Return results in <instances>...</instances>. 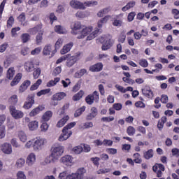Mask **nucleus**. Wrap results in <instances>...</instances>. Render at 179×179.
Listing matches in <instances>:
<instances>
[{
  "label": "nucleus",
  "instance_id": "f257e3e1",
  "mask_svg": "<svg viewBox=\"0 0 179 179\" xmlns=\"http://www.w3.org/2000/svg\"><path fill=\"white\" fill-rule=\"evenodd\" d=\"M64 152H65V147L59 143L53 144L51 148V154L46 158V162L56 163L59 157L64 155Z\"/></svg>",
  "mask_w": 179,
  "mask_h": 179
},
{
  "label": "nucleus",
  "instance_id": "f03ea898",
  "mask_svg": "<svg viewBox=\"0 0 179 179\" xmlns=\"http://www.w3.org/2000/svg\"><path fill=\"white\" fill-rule=\"evenodd\" d=\"M92 27H86L85 25H82L80 22H76L73 27L72 34H80L77 36V38L80 40L85 38L86 36H89L92 33Z\"/></svg>",
  "mask_w": 179,
  "mask_h": 179
},
{
  "label": "nucleus",
  "instance_id": "7ed1b4c3",
  "mask_svg": "<svg viewBox=\"0 0 179 179\" xmlns=\"http://www.w3.org/2000/svg\"><path fill=\"white\" fill-rule=\"evenodd\" d=\"M97 1H89L83 3L78 0H72L70 1V6L74 9H86L85 6H94L97 5Z\"/></svg>",
  "mask_w": 179,
  "mask_h": 179
},
{
  "label": "nucleus",
  "instance_id": "20e7f679",
  "mask_svg": "<svg viewBox=\"0 0 179 179\" xmlns=\"http://www.w3.org/2000/svg\"><path fill=\"white\" fill-rule=\"evenodd\" d=\"M9 111L12 117H13L15 120H20V118H23V115H24L23 112H22V110L16 109V107L15 106H10Z\"/></svg>",
  "mask_w": 179,
  "mask_h": 179
},
{
  "label": "nucleus",
  "instance_id": "39448f33",
  "mask_svg": "<svg viewBox=\"0 0 179 179\" xmlns=\"http://www.w3.org/2000/svg\"><path fill=\"white\" fill-rule=\"evenodd\" d=\"M100 43H103L102 45V50L103 51H107V50L110 49L111 48V45H113V42H111V39L107 38V36L104 35L103 36H101L99 38Z\"/></svg>",
  "mask_w": 179,
  "mask_h": 179
},
{
  "label": "nucleus",
  "instance_id": "423d86ee",
  "mask_svg": "<svg viewBox=\"0 0 179 179\" xmlns=\"http://www.w3.org/2000/svg\"><path fill=\"white\" fill-rule=\"evenodd\" d=\"M85 173H86V170L84 168H80L78 169L76 173L69 175L68 179H83Z\"/></svg>",
  "mask_w": 179,
  "mask_h": 179
},
{
  "label": "nucleus",
  "instance_id": "0eeeda50",
  "mask_svg": "<svg viewBox=\"0 0 179 179\" xmlns=\"http://www.w3.org/2000/svg\"><path fill=\"white\" fill-rule=\"evenodd\" d=\"M44 138H38L34 140V144L32 145L33 150L34 152H40L44 146Z\"/></svg>",
  "mask_w": 179,
  "mask_h": 179
},
{
  "label": "nucleus",
  "instance_id": "6e6552de",
  "mask_svg": "<svg viewBox=\"0 0 179 179\" xmlns=\"http://www.w3.org/2000/svg\"><path fill=\"white\" fill-rule=\"evenodd\" d=\"M99 92L97 91H94L92 94L88 95L85 98V101L87 104L92 105V103H94V100L95 101H99Z\"/></svg>",
  "mask_w": 179,
  "mask_h": 179
},
{
  "label": "nucleus",
  "instance_id": "1a4fd4ad",
  "mask_svg": "<svg viewBox=\"0 0 179 179\" xmlns=\"http://www.w3.org/2000/svg\"><path fill=\"white\" fill-rule=\"evenodd\" d=\"M71 135L72 131H66L63 129L62 134L59 136L58 141H59V142H64V141H66V139L71 138Z\"/></svg>",
  "mask_w": 179,
  "mask_h": 179
},
{
  "label": "nucleus",
  "instance_id": "9d476101",
  "mask_svg": "<svg viewBox=\"0 0 179 179\" xmlns=\"http://www.w3.org/2000/svg\"><path fill=\"white\" fill-rule=\"evenodd\" d=\"M1 150L3 153L6 155H10L12 153V145L8 143H5L1 146Z\"/></svg>",
  "mask_w": 179,
  "mask_h": 179
},
{
  "label": "nucleus",
  "instance_id": "9b49d317",
  "mask_svg": "<svg viewBox=\"0 0 179 179\" xmlns=\"http://www.w3.org/2000/svg\"><path fill=\"white\" fill-rule=\"evenodd\" d=\"M73 161V158L71 155H65L60 159V163H63L66 166H69Z\"/></svg>",
  "mask_w": 179,
  "mask_h": 179
},
{
  "label": "nucleus",
  "instance_id": "f8f14e48",
  "mask_svg": "<svg viewBox=\"0 0 179 179\" xmlns=\"http://www.w3.org/2000/svg\"><path fill=\"white\" fill-rule=\"evenodd\" d=\"M33 104H34V96H28V101H26L24 103L23 108H24L25 110H29V108H31Z\"/></svg>",
  "mask_w": 179,
  "mask_h": 179
},
{
  "label": "nucleus",
  "instance_id": "ddd939ff",
  "mask_svg": "<svg viewBox=\"0 0 179 179\" xmlns=\"http://www.w3.org/2000/svg\"><path fill=\"white\" fill-rule=\"evenodd\" d=\"M26 163L29 166H33L36 163V154L31 152L27 158Z\"/></svg>",
  "mask_w": 179,
  "mask_h": 179
},
{
  "label": "nucleus",
  "instance_id": "4468645a",
  "mask_svg": "<svg viewBox=\"0 0 179 179\" xmlns=\"http://www.w3.org/2000/svg\"><path fill=\"white\" fill-rule=\"evenodd\" d=\"M90 71L91 72H100V71H103V63H97L91 66Z\"/></svg>",
  "mask_w": 179,
  "mask_h": 179
},
{
  "label": "nucleus",
  "instance_id": "2eb2a0df",
  "mask_svg": "<svg viewBox=\"0 0 179 179\" xmlns=\"http://www.w3.org/2000/svg\"><path fill=\"white\" fill-rule=\"evenodd\" d=\"M73 47V43L70 42L69 43L66 44L63 47V48L60 51V54L62 55L66 54L67 52H69L71 51V49Z\"/></svg>",
  "mask_w": 179,
  "mask_h": 179
},
{
  "label": "nucleus",
  "instance_id": "dca6fc26",
  "mask_svg": "<svg viewBox=\"0 0 179 179\" xmlns=\"http://www.w3.org/2000/svg\"><path fill=\"white\" fill-rule=\"evenodd\" d=\"M142 93L145 97L148 99H152L153 97V92L150 90V87H146L144 89H142Z\"/></svg>",
  "mask_w": 179,
  "mask_h": 179
},
{
  "label": "nucleus",
  "instance_id": "f3484780",
  "mask_svg": "<svg viewBox=\"0 0 179 179\" xmlns=\"http://www.w3.org/2000/svg\"><path fill=\"white\" fill-rule=\"evenodd\" d=\"M78 61V56H69L67 58L66 65L69 68H71Z\"/></svg>",
  "mask_w": 179,
  "mask_h": 179
},
{
  "label": "nucleus",
  "instance_id": "a211bd4d",
  "mask_svg": "<svg viewBox=\"0 0 179 179\" xmlns=\"http://www.w3.org/2000/svg\"><path fill=\"white\" fill-rule=\"evenodd\" d=\"M43 110H44V106H38L29 113V117H36V115H37V114H38L41 111H43Z\"/></svg>",
  "mask_w": 179,
  "mask_h": 179
},
{
  "label": "nucleus",
  "instance_id": "6ab92c4d",
  "mask_svg": "<svg viewBox=\"0 0 179 179\" xmlns=\"http://www.w3.org/2000/svg\"><path fill=\"white\" fill-rule=\"evenodd\" d=\"M66 96V94H65L64 92H59V93L55 94L52 96V100L61 101V100H62V99H64Z\"/></svg>",
  "mask_w": 179,
  "mask_h": 179
},
{
  "label": "nucleus",
  "instance_id": "aec40b11",
  "mask_svg": "<svg viewBox=\"0 0 179 179\" xmlns=\"http://www.w3.org/2000/svg\"><path fill=\"white\" fill-rule=\"evenodd\" d=\"M69 120V116L68 115L64 116L62 119H61L57 122V128H62V127H64L66 124Z\"/></svg>",
  "mask_w": 179,
  "mask_h": 179
},
{
  "label": "nucleus",
  "instance_id": "412c9836",
  "mask_svg": "<svg viewBox=\"0 0 179 179\" xmlns=\"http://www.w3.org/2000/svg\"><path fill=\"white\" fill-rule=\"evenodd\" d=\"M30 83H31L30 80H25L20 87L19 92H20V93H23V92L27 90V87L30 86Z\"/></svg>",
  "mask_w": 179,
  "mask_h": 179
},
{
  "label": "nucleus",
  "instance_id": "4be33fe9",
  "mask_svg": "<svg viewBox=\"0 0 179 179\" xmlns=\"http://www.w3.org/2000/svg\"><path fill=\"white\" fill-rule=\"evenodd\" d=\"M41 25H37L36 27H34V28H31L28 30L29 33L30 34H32V36H34V34H37V33H40V31H41Z\"/></svg>",
  "mask_w": 179,
  "mask_h": 179
},
{
  "label": "nucleus",
  "instance_id": "5701e85b",
  "mask_svg": "<svg viewBox=\"0 0 179 179\" xmlns=\"http://www.w3.org/2000/svg\"><path fill=\"white\" fill-rule=\"evenodd\" d=\"M24 69L27 72H33V71H34V64L31 62H26Z\"/></svg>",
  "mask_w": 179,
  "mask_h": 179
},
{
  "label": "nucleus",
  "instance_id": "b1692460",
  "mask_svg": "<svg viewBox=\"0 0 179 179\" xmlns=\"http://www.w3.org/2000/svg\"><path fill=\"white\" fill-rule=\"evenodd\" d=\"M110 15H106L103 18L98 21L99 29H101V27H103V24H106V23H107V22H108V20H110Z\"/></svg>",
  "mask_w": 179,
  "mask_h": 179
},
{
  "label": "nucleus",
  "instance_id": "393cba45",
  "mask_svg": "<svg viewBox=\"0 0 179 179\" xmlns=\"http://www.w3.org/2000/svg\"><path fill=\"white\" fill-rule=\"evenodd\" d=\"M99 33H101V29H96L94 31H93L92 34H90L87 37V40L90 41V40H93V38H96V37L97 36V34H99Z\"/></svg>",
  "mask_w": 179,
  "mask_h": 179
},
{
  "label": "nucleus",
  "instance_id": "a878e982",
  "mask_svg": "<svg viewBox=\"0 0 179 179\" xmlns=\"http://www.w3.org/2000/svg\"><path fill=\"white\" fill-rule=\"evenodd\" d=\"M18 99H17V95L14 94L13 96H11L9 99H8V103L11 105L10 106H16V104H17V101H18Z\"/></svg>",
  "mask_w": 179,
  "mask_h": 179
},
{
  "label": "nucleus",
  "instance_id": "bb28decb",
  "mask_svg": "<svg viewBox=\"0 0 179 179\" xmlns=\"http://www.w3.org/2000/svg\"><path fill=\"white\" fill-rule=\"evenodd\" d=\"M110 10L111 8H110V7H106L99 10V13H97V16H99V17H103L104 15H107V13H108Z\"/></svg>",
  "mask_w": 179,
  "mask_h": 179
},
{
  "label": "nucleus",
  "instance_id": "cd10ccee",
  "mask_svg": "<svg viewBox=\"0 0 179 179\" xmlns=\"http://www.w3.org/2000/svg\"><path fill=\"white\" fill-rule=\"evenodd\" d=\"M51 117H52V112L51 110H48L42 116V120L45 122L50 121Z\"/></svg>",
  "mask_w": 179,
  "mask_h": 179
},
{
  "label": "nucleus",
  "instance_id": "c85d7f7f",
  "mask_svg": "<svg viewBox=\"0 0 179 179\" xmlns=\"http://www.w3.org/2000/svg\"><path fill=\"white\" fill-rule=\"evenodd\" d=\"M22 79V73H18L10 83V86H16Z\"/></svg>",
  "mask_w": 179,
  "mask_h": 179
},
{
  "label": "nucleus",
  "instance_id": "c756f323",
  "mask_svg": "<svg viewBox=\"0 0 179 179\" xmlns=\"http://www.w3.org/2000/svg\"><path fill=\"white\" fill-rule=\"evenodd\" d=\"M24 164H26V160L23 158H20L16 161L15 167H17V169H22Z\"/></svg>",
  "mask_w": 179,
  "mask_h": 179
},
{
  "label": "nucleus",
  "instance_id": "7c9ffc66",
  "mask_svg": "<svg viewBox=\"0 0 179 179\" xmlns=\"http://www.w3.org/2000/svg\"><path fill=\"white\" fill-rule=\"evenodd\" d=\"M55 31H56V33H58L59 34H66V29L63 28L61 25H56L55 27Z\"/></svg>",
  "mask_w": 179,
  "mask_h": 179
},
{
  "label": "nucleus",
  "instance_id": "2f4dec72",
  "mask_svg": "<svg viewBox=\"0 0 179 179\" xmlns=\"http://www.w3.org/2000/svg\"><path fill=\"white\" fill-rule=\"evenodd\" d=\"M44 34L43 31H40L39 33L36 35V43L37 45H40L41 44V42L43 41V34Z\"/></svg>",
  "mask_w": 179,
  "mask_h": 179
},
{
  "label": "nucleus",
  "instance_id": "473e14b6",
  "mask_svg": "<svg viewBox=\"0 0 179 179\" xmlns=\"http://www.w3.org/2000/svg\"><path fill=\"white\" fill-rule=\"evenodd\" d=\"M51 51H52L51 45H46L43 48V55H50L51 54Z\"/></svg>",
  "mask_w": 179,
  "mask_h": 179
},
{
  "label": "nucleus",
  "instance_id": "72a5a7b5",
  "mask_svg": "<svg viewBox=\"0 0 179 179\" xmlns=\"http://www.w3.org/2000/svg\"><path fill=\"white\" fill-rule=\"evenodd\" d=\"M18 138L21 142H26L27 141V136L26 135V133H24L23 131H20L18 132Z\"/></svg>",
  "mask_w": 179,
  "mask_h": 179
},
{
  "label": "nucleus",
  "instance_id": "f704fd0d",
  "mask_svg": "<svg viewBox=\"0 0 179 179\" xmlns=\"http://www.w3.org/2000/svg\"><path fill=\"white\" fill-rule=\"evenodd\" d=\"M13 76H15V69L10 68L7 71L6 78H7V79L12 80V79H13Z\"/></svg>",
  "mask_w": 179,
  "mask_h": 179
},
{
  "label": "nucleus",
  "instance_id": "c9c22d12",
  "mask_svg": "<svg viewBox=\"0 0 179 179\" xmlns=\"http://www.w3.org/2000/svg\"><path fill=\"white\" fill-rule=\"evenodd\" d=\"M30 131H34L38 128V122L37 121H32L29 123L28 124Z\"/></svg>",
  "mask_w": 179,
  "mask_h": 179
},
{
  "label": "nucleus",
  "instance_id": "e433bc0d",
  "mask_svg": "<svg viewBox=\"0 0 179 179\" xmlns=\"http://www.w3.org/2000/svg\"><path fill=\"white\" fill-rule=\"evenodd\" d=\"M135 6V1H132L129 2L125 6H124L122 8V10L123 12H127V10H129V9H131V8H134Z\"/></svg>",
  "mask_w": 179,
  "mask_h": 179
},
{
  "label": "nucleus",
  "instance_id": "4c0bfd02",
  "mask_svg": "<svg viewBox=\"0 0 179 179\" xmlns=\"http://www.w3.org/2000/svg\"><path fill=\"white\" fill-rule=\"evenodd\" d=\"M83 94H85V92L83 91L80 90L78 93L76 94L73 96V101H78V100H80L82 97H83Z\"/></svg>",
  "mask_w": 179,
  "mask_h": 179
},
{
  "label": "nucleus",
  "instance_id": "58836bf2",
  "mask_svg": "<svg viewBox=\"0 0 179 179\" xmlns=\"http://www.w3.org/2000/svg\"><path fill=\"white\" fill-rule=\"evenodd\" d=\"M143 155L145 159L149 160V159H152V157H153V150L150 149L148 151L145 152Z\"/></svg>",
  "mask_w": 179,
  "mask_h": 179
},
{
  "label": "nucleus",
  "instance_id": "ea45409f",
  "mask_svg": "<svg viewBox=\"0 0 179 179\" xmlns=\"http://www.w3.org/2000/svg\"><path fill=\"white\" fill-rule=\"evenodd\" d=\"M21 40L22 43H25L30 41V34L25 33L21 35Z\"/></svg>",
  "mask_w": 179,
  "mask_h": 179
},
{
  "label": "nucleus",
  "instance_id": "a19ab883",
  "mask_svg": "<svg viewBox=\"0 0 179 179\" xmlns=\"http://www.w3.org/2000/svg\"><path fill=\"white\" fill-rule=\"evenodd\" d=\"M61 79L59 78H55V80H52L50 81H49L47 83V87H52V86H55V85H57V83H58V82H59Z\"/></svg>",
  "mask_w": 179,
  "mask_h": 179
},
{
  "label": "nucleus",
  "instance_id": "79ce46f5",
  "mask_svg": "<svg viewBox=\"0 0 179 179\" xmlns=\"http://www.w3.org/2000/svg\"><path fill=\"white\" fill-rule=\"evenodd\" d=\"M73 152L76 154V155H80V153L82 152H83V147H82L81 145H78L76 147H74L73 148Z\"/></svg>",
  "mask_w": 179,
  "mask_h": 179
},
{
  "label": "nucleus",
  "instance_id": "37998d69",
  "mask_svg": "<svg viewBox=\"0 0 179 179\" xmlns=\"http://www.w3.org/2000/svg\"><path fill=\"white\" fill-rule=\"evenodd\" d=\"M85 110H86L85 106H83L80 108L78 109L74 113V117H80V115H82L83 113L85 112Z\"/></svg>",
  "mask_w": 179,
  "mask_h": 179
},
{
  "label": "nucleus",
  "instance_id": "c03bdc74",
  "mask_svg": "<svg viewBox=\"0 0 179 179\" xmlns=\"http://www.w3.org/2000/svg\"><path fill=\"white\" fill-rule=\"evenodd\" d=\"M7 125L9 129H13L16 125V122L15 120L8 119Z\"/></svg>",
  "mask_w": 179,
  "mask_h": 179
},
{
  "label": "nucleus",
  "instance_id": "a18cd8bd",
  "mask_svg": "<svg viewBox=\"0 0 179 179\" xmlns=\"http://www.w3.org/2000/svg\"><path fill=\"white\" fill-rule=\"evenodd\" d=\"M42 80L41 79H38L36 83H34L33 85L31 87V90H37L38 89V86L41 85Z\"/></svg>",
  "mask_w": 179,
  "mask_h": 179
},
{
  "label": "nucleus",
  "instance_id": "49530a36",
  "mask_svg": "<svg viewBox=\"0 0 179 179\" xmlns=\"http://www.w3.org/2000/svg\"><path fill=\"white\" fill-rule=\"evenodd\" d=\"M13 23H15V18H13V16H10L7 21V27L8 29L12 28V26H13Z\"/></svg>",
  "mask_w": 179,
  "mask_h": 179
},
{
  "label": "nucleus",
  "instance_id": "de8ad7c7",
  "mask_svg": "<svg viewBox=\"0 0 179 179\" xmlns=\"http://www.w3.org/2000/svg\"><path fill=\"white\" fill-rule=\"evenodd\" d=\"M41 75V69L38 68L33 72L34 79H38V76Z\"/></svg>",
  "mask_w": 179,
  "mask_h": 179
},
{
  "label": "nucleus",
  "instance_id": "09e8293b",
  "mask_svg": "<svg viewBox=\"0 0 179 179\" xmlns=\"http://www.w3.org/2000/svg\"><path fill=\"white\" fill-rule=\"evenodd\" d=\"M127 132L128 135H129V136H132L135 134V132H136L135 128H134V127L132 126H130L127 128Z\"/></svg>",
  "mask_w": 179,
  "mask_h": 179
},
{
  "label": "nucleus",
  "instance_id": "8fccbe9b",
  "mask_svg": "<svg viewBox=\"0 0 179 179\" xmlns=\"http://www.w3.org/2000/svg\"><path fill=\"white\" fill-rule=\"evenodd\" d=\"M64 43V40L59 38L57 40L55 45V50H59V48L62 47V44Z\"/></svg>",
  "mask_w": 179,
  "mask_h": 179
},
{
  "label": "nucleus",
  "instance_id": "3c124183",
  "mask_svg": "<svg viewBox=\"0 0 179 179\" xmlns=\"http://www.w3.org/2000/svg\"><path fill=\"white\" fill-rule=\"evenodd\" d=\"M86 72H87L86 69H81L79 72L76 73L75 76L76 78H82V76H83Z\"/></svg>",
  "mask_w": 179,
  "mask_h": 179
},
{
  "label": "nucleus",
  "instance_id": "603ef678",
  "mask_svg": "<svg viewBox=\"0 0 179 179\" xmlns=\"http://www.w3.org/2000/svg\"><path fill=\"white\" fill-rule=\"evenodd\" d=\"M50 91L51 90L50 89L42 90L37 93V96L41 97V96L50 93Z\"/></svg>",
  "mask_w": 179,
  "mask_h": 179
},
{
  "label": "nucleus",
  "instance_id": "864d4df0",
  "mask_svg": "<svg viewBox=\"0 0 179 179\" xmlns=\"http://www.w3.org/2000/svg\"><path fill=\"white\" fill-rule=\"evenodd\" d=\"M6 135V130L5 129V127L2 126L0 127V139H3L5 138Z\"/></svg>",
  "mask_w": 179,
  "mask_h": 179
},
{
  "label": "nucleus",
  "instance_id": "5fc2aeb1",
  "mask_svg": "<svg viewBox=\"0 0 179 179\" xmlns=\"http://www.w3.org/2000/svg\"><path fill=\"white\" fill-rule=\"evenodd\" d=\"M17 179H27L24 172L20 171L17 173Z\"/></svg>",
  "mask_w": 179,
  "mask_h": 179
},
{
  "label": "nucleus",
  "instance_id": "6e6d98bb",
  "mask_svg": "<svg viewBox=\"0 0 179 179\" xmlns=\"http://www.w3.org/2000/svg\"><path fill=\"white\" fill-rule=\"evenodd\" d=\"M160 101L164 104H167V103H169V96L166 94H162L160 99Z\"/></svg>",
  "mask_w": 179,
  "mask_h": 179
},
{
  "label": "nucleus",
  "instance_id": "4d7b16f0",
  "mask_svg": "<svg viewBox=\"0 0 179 179\" xmlns=\"http://www.w3.org/2000/svg\"><path fill=\"white\" fill-rule=\"evenodd\" d=\"M139 65H141V66H143V68H148L149 64L148 63V61L146 59H143L140 60Z\"/></svg>",
  "mask_w": 179,
  "mask_h": 179
},
{
  "label": "nucleus",
  "instance_id": "13d9d810",
  "mask_svg": "<svg viewBox=\"0 0 179 179\" xmlns=\"http://www.w3.org/2000/svg\"><path fill=\"white\" fill-rule=\"evenodd\" d=\"M75 125H76V122H71V123L68 124L66 127H64L63 128V129H64V131H68L69 129H71V128H73V127H75Z\"/></svg>",
  "mask_w": 179,
  "mask_h": 179
},
{
  "label": "nucleus",
  "instance_id": "bf43d9fd",
  "mask_svg": "<svg viewBox=\"0 0 179 179\" xmlns=\"http://www.w3.org/2000/svg\"><path fill=\"white\" fill-rule=\"evenodd\" d=\"M68 58H69V54L66 55L62 56L60 58H59L57 60L56 64H61V62H62L63 61H65L66 59H68Z\"/></svg>",
  "mask_w": 179,
  "mask_h": 179
},
{
  "label": "nucleus",
  "instance_id": "052dcab7",
  "mask_svg": "<svg viewBox=\"0 0 179 179\" xmlns=\"http://www.w3.org/2000/svg\"><path fill=\"white\" fill-rule=\"evenodd\" d=\"M113 24L116 27H121L122 26V20L116 19L114 20Z\"/></svg>",
  "mask_w": 179,
  "mask_h": 179
},
{
  "label": "nucleus",
  "instance_id": "680f3d73",
  "mask_svg": "<svg viewBox=\"0 0 179 179\" xmlns=\"http://www.w3.org/2000/svg\"><path fill=\"white\" fill-rule=\"evenodd\" d=\"M127 38V36L125 35V34L124 33H122L120 36H119V38H118V41L120 43H125V40Z\"/></svg>",
  "mask_w": 179,
  "mask_h": 179
},
{
  "label": "nucleus",
  "instance_id": "e2e57ef3",
  "mask_svg": "<svg viewBox=\"0 0 179 179\" xmlns=\"http://www.w3.org/2000/svg\"><path fill=\"white\" fill-rule=\"evenodd\" d=\"M115 87H116L117 90H118V92H120L121 93H127V90H125V88L120 85H116Z\"/></svg>",
  "mask_w": 179,
  "mask_h": 179
},
{
  "label": "nucleus",
  "instance_id": "0e129e2a",
  "mask_svg": "<svg viewBox=\"0 0 179 179\" xmlns=\"http://www.w3.org/2000/svg\"><path fill=\"white\" fill-rule=\"evenodd\" d=\"M48 130V124L45 122L43 123L41 126V132H46Z\"/></svg>",
  "mask_w": 179,
  "mask_h": 179
},
{
  "label": "nucleus",
  "instance_id": "69168bd1",
  "mask_svg": "<svg viewBox=\"0 0 179 179\" xmlns=\"http://www.w3.org/2000/svg\"><path fill=\"white\" fill-rule=\"evenodd\" d=\"M29 52H30V49H29V48L27 47H24L21 50V55H27V54H29Z\"/></svg>",
  "mask_w": 179,
  "mask_h": 179
},
{
  "label": "nucleus",
  "instance_id": "338daca9",
  "mask_svg": "<svg viewBox=\"0 0 179 179\" xmlns=\"http://www.w3.org/2000/svg\"><path fill=\"white\" fill-rule=\"evenodd\" d=\"M68 173H66V171H64L59 175V178L60 179H68Z\"/></svg>",
  "mask_w": 179,
  "mask_h": 179
},
{
  "label": "nucleus",
  "instance_id": "774afa93",
  "mask_svg": "<svg viewBox=\"0 0 179 179\" xmlns=\"http://www.w3.org/2000/svg\"><path fill=\"white\" fill-rule=\"evenodd\" d=\"M48 6V1L43 0L40 3V8H47Z\"/></svg>",
  "mask_w": 179,
  "mask_h": 179
}]
</instances>
